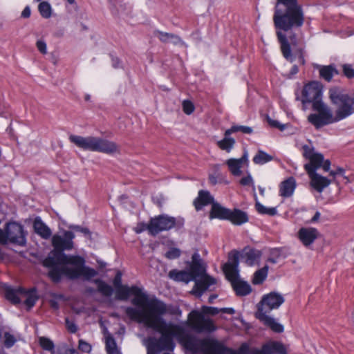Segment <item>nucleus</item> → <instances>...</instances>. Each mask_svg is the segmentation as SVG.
I'll return each instance as SVG.
<instances>
[{"instance_id":"60","label":"nucleus","mask_w":354,"mask_h":354,"mask_svg":"<svg viewBox=\"0 0 354 354\" xmlns=\"http://www.w3.org/2000/svg\"><path fill=\"white\" fill-rule=\"evenodd\" d=\"M298 72V68L296 65H294L291 69V74L294 75L297 73Z\"/></svg>"},{"instance_id":"49","label":"nucleus","mask_w":354,"mask_h":354,"mask_svg":"<svg viewBox=\"0 0 354 354\" xmlns=\"http://www.w3.org/2000/svg\"><path fill=\"white\" fill-rule=\"evenodd\" d=\"M37 47L38 50L43 54L46 53V44L44 41H37Z\"/></svg>"},{"instance_id":"17","label":"nucleus","mask_w":354,"mask_h":354,"mask_svg":"<svg viewBox=\"0 0 354 354\" xmlns=\"http://www.w3.org/2000/svg\"><path fill=\"white\" fill-rule=\"evenodd\" d=\"M118 145L112 141L95 137L94 151L104 153H113L118 151Z\"/></svg>"},{"instance_id":"50","label":"nucleus","mask_w":354,"mask_h":354,"mask_svg":"<svg viewBox=\"0 0 354 354\" xmlns=\"http://www.w3.org/2000/svg\"><path fill=\"white\" fill-rule=\"evenodd\" d=\"M121 282H122V274L120 272H118L115 277L114 280H113V285L115 287V288L120 287V286H122L121 284Z\"/></svg>"},{"instance_id":"32","label":"nucleus","mask_w":354,"mask_h":354,"mask_svg":"<svg viewBox=\"0 0 354 354\" xmlns=\"http://www.w3.org/2000/svg\"><path fill=\"white\" fill-rule=\"evenodd\" d=\"M261 253L259 251L256 250H249L244 254L245 262L249 266H252L259 259Z\"/></svg>"},{"instance_id":"44","label":"nucleus","mask_w":354,"mask_h":354,"mask_svg":"<svg viewBox=\"0 0 354 354\" xmlns=\"http://www.w3.org/2000/svg\"><path fill=\"white\" fill-rule=\"evenodd\" d=\"M57 354H79L78 352L74 348H66L65 346H62L57 348Z\"/></svg>"},{"instance_id":"20","label":"nucleus","mask_w":354,"mask_h":354,"mask_svg":"<svg viewBox=\"0 0 354 354\" xmlns=\"http://www.w3.org/2000/svg\"><path fill=\"white\" fill-rule=\"evenodd\" d=\"M248 161V155L247 153H245L242 157L239 159L230 158L227 160L225 164L227 165L231 174L238 176L242 174L241 168H242L244 165H247Z\"/></svg>"},{"instance_id":"55","label":"nucleus","mask_w":354,"mask_h":354,"mask_svg":"<svg viewBox=\"0 0 354 354\" xmlns=\"http://www.w3.org/2000/svg\"><path fill=\"white\" fill-rule=\"evenodd\" d=\"M147 225L146 224H140V225H138L136 229V232L137 233H140L142 232V231L145 230H147Z\"/></svg>"},{"instance_id":"1","label":"nucleus","mask_w":354,"mask_h":354,"mask_svg":"<svg viewBox=\"0 0 354 354\" xmlns=\"http://www.w3.org/2000/svg\"><path fill=\"white\" fill-rule=\"evenodd\" d=\"M75 237V234L71 231H64L63 235L55 234L52 237V245L55 250L44 259L43 265L50 268L48 274L55 282L59 281L62 275L71 279L82 277L89 280L97 274L95 270L84 266V258L66 255L63 252L74 248Z\"/></svg>"},{"instance_id":"3","label":"nucleus","mask_w":354,"mask_h":354,"mask_svg":"<svg viewBox=\"0 0 354 354\" xmlns=\"http://www.w3.org/2000/svg\"><path fill=\"white\" fill-rule=\"evenodd\" d=\"M163 315H159V318L165 323L161 324L159 328L147 326L161 334V337L158 339L152 337L144 339V344L147 347V354H156V351H172L175 347L174 337L176 338L187 350L193 353L198 352V339L188 334L183 327L166 322L162 317Z\"/></svg>"},{"instance_id":"36","label":"nucleus","mask_w":354,"mask_h":354,"mask_svg":"<svg viewBox=\"0 0 354 354\" xmlns=\"http://www.w3.org/2000/svg\"><path fill=\"white\" fill-rule=\"evenodd\" d=\"M39 344L44 350L49 351L51 354H57V351L54 349L53 342L48 338L41 337L39 338Z\"/></svg>"},{"instance_id":"51","label":"nucleus","mask_w":354,"mask_h":354,"mask_svg":"<svg viewBox=\"0 0 354 354\" xmlns=\"http://www.w3.org/2000/svg\"><path fill=\"white\" fill-rule=\"evenodd\" d=\"M31 15V10L29 6L25 7L24 10L21 12V17L22 18H29Z\"/></svg>"},{"instance_id":"23","label":"nucleus","mask_w":354,"mask_h":354,"mask_svg":"<svg viewBox=\"0 0 354 354\" xmlns=\"http://www.w3.org/2000/svg\"><path fill=\"white\" fill-rule=\"evenodd\" d=\"M230 209L223 207L217 202L212 203L209 212V218L227 219L229 217Z\"/></svg>"},{"instance_id":"19","label":"nucleus","mask_w":354,"mask_h":354,"mask_svg":"<svg viewBox=\"0 0 354 354\" xmlns=\"http://www.w3.org/2000/svg\"><path fill=\"white\" fill-rule=\"evenodd\" d=\"M319 236V232L314 227H301L298 232V237L305 246L311 245Z\"/></svg>"},{"instance_id":"10","label":"nucleus","mask_w":354,"mask_h":354,"mask_svg":"<svg viewBox=\"0 0 354 354\" xmlns=\"http://www.w3.org/2000/svg\"><path fill=\"white\" fill-rule=\"evenodd\" d=\"M328 93L332 103L336 106L337 120H342L354 113V97L337 88H330Z\"/></svg>"},{"instance_id":"22","label":"nucleus","mask_w":354,"mask_h":354,"mask_svg":"<svg viewBox=\"0 0 354 354\" xmlns=\"http://www.w3.org/2000/svg\"><path fill=\"white\" fill-rule=\"evenodd\" d=\"M154 36L158 37L163 43L171 42L174 45L187 46L186 44L182 40V39L175 34L156 30L154 32Z\"/></svg>"},{"instance_id":"43","label":"nucleus","mask_w":354,"mask_h":354,"mask_svg":"<svg viewBox=\"0 0 354 354\" xmlns=\"http://www.w3.org/2000/svg\"><path fill=\"white\" fill-rule=\"evenodd\" d=\"M69 228L76 231L83 233L85 236L90 237L91 232L87 227H84L80 225H71Z\"/></svg>"},{"instance_id":"35","label":"nucleus","mask_w":354,"mask_h":354,"mask_svg":"<svg viewBox=\"0 0 354 354\" xmlns=\"http://www.w3.org/2000/svg\"><path fill=\"white\" fill-rule=\"evenodd\" d=\"M255 207L256 210L261 214L274 216L277 213V209L275 207H266L259 202H256Z\"/></svg>"},{"instance_id":"48","label":"nucleus","mask_w":354,"mask_h":354,"mask_svg":"<svg viewBox=\"0 0 354 354\" xmlns=\"http://www.w3.org/2000/svg\"><path fill=\"white\" fill-rule=\"evenodd\" d=\"M240 183L243 186L250 185L253 184V180L250 175H248L241 179Z\"/></svg>"},{"instance_id":"58","label":"nucleus","mask_w":354,"mask_h":354,"mask_svg":"<svg viewBox=\"0 0 354 354\" xmlns=\"http://www.w3.org/2000/svg\"><path fill=\"white\" fill-rule=\"evenodd\" d=\"M209 180L212 185H216L217 183L216 178L212 175L209 176Z\"/></svg>"},{"instance_id":"5","label":"nucleus","mask_w":354,"mask_h":354,"mask_svg":"<svg viewBox=\"0 0 354 354\" xmlns=\"http://www.w3.org/2000/svg\"><path fill=\"white\" fill-rule=\"evenodd\" d=\"M192 264L189 272L178 271L172 270L169 272V276L171 279L184 281L186 283L191 281H195L192 292L198 297L212 286L216 283V279L207 274L205 265L203 262L198 253L196 252L192 255Z\"/></svg>"},{"instance_id":"29","label":"nucleus","mask_w":354,"mask_h":354,"mask_svg":"<svg viewBox=\"0 0 354 354\" xmlns=\"http://www.w3.org/2000/svg\"><path fill=\"white\" fill-rule=\"evenodd\" d=\"M94 283L97 285V291L105 297H110L113 292V288L100 279L94 280Z\"/></svg>"},{"instance_id":"7","label":"nucleus","mask_w":354,"mask_h":354,"mask_svg":"<svg viewBox=\"0 0 354 354\" xmlns=\"http://www.w3.org/2000/svg\"><path fill=\"white\" fill-rule=\"evenodd\" d=\"M283 302L284 298L279 293L272 292L264 295L257 304V311L255 313V317L273 331L276 333L283 332V326L277 322L268 314L272 310L278 308Z\"/></svg>"},{"instance_id":"6","label":"nucleus","mask_w":354,"mask_h":354,"mask_svg":"<svg viewBox=\"0 0 354 354\" xmlns=\"http://www.w3.org/2000/svg\"><path fill=\"white\" fill-rule=\"evenodd\" d=\"M198 351L205 354H286V350L283 344L279 342H270L263 345L261 349H250L244 343L238 350H232L224 346L216 341L198 339Z\"/></svg>"},{"instance_id":"8","label":"nucleus","mask_w":354,"mask_h":354,"mask_svg":"<svg viewBox=\"0 0 354 354\" xmlns=\"http://www.w3.org/2000/svg\"><path fill=\"white\" fill-rule=\"evenodd\" d=\"M239 253L232 251L229 253V260L223 266V271L226 278L230 281L233 289L237 295L245 296L249 295L252 288L249 283L240 279L239 274Z\"/></svg>"},{"instance_id":"38","label":"nucleus","mask_w":354,"mask_h":354,"mask_svg":"<svg viewBox=\"0 0 354 354\" xmlns=\"http://www.w3.org/2000/svg\"><path fill=\"white\" fill-rule=\"evenodd\" d=\"M241 131L243 133L250 134L252 133V129L246 126H233L230 129L226 130V134H232V133Z\"/></svg>"},{"instance_id":"37","label":"nucleus","mask_w":354,"mask_h":354,"mask_svg":"<svg viewBox=\"0 0 354 354\" xmlns=\"http://www.w3.org/2000/svg\"><path fill=\"white\" fill-rule=\"evenodd\" d=\"M267 274H268V267L267 266H265L262 269L257 270L254 274V278L252 280L253 283L259 284V283H262L265 280V279L267 276Z\"/></svg>"},{"instance_id":"4","label":"nucleus","mask_w":354,"mask_h":354,"mask_svg":"<svg viewBox=\"0 0 354 354\" xmlns=\"http://www.w3.org/2000/svg\"><path fill=\"white\" fill-rule=\"evenodd\" d=\"M273 21L277 29L286 32L301 27L304 24V17L297 0H277ZM277 36L283 57L287 60L292 62L291 48L286 35L280 30H277Z\"/></svg>"},{"instance_id":"21","label":"nucleus","mask_w":354,"mask_h":354,"mask_svg":"<svg viewBox=\"0 0 354 354\" xmlns=\"http://www.w3.org/2000/svg\"><path fill=\"white\" fill-rule=\"evenodd\" d=\"M310 179V185L318 192L321 193L324 188L327 187L331 183L327 178L321 176L316 171L308 174Z\"/></svg>"},{"instance_id":"18","label":"nucleus","mask_w":354,"mask_h":354,"mask_svg":"<svg viewBox=\"0 0 354 354\" xmlns=\"http://www.w3.org/2000/svg\"><path fill=\"white\" fill-rule=\"evenodd\" d=\"M69 140L77 147L84 150L94 151L95 137H82L80 136L71 135L69 137Z\"/></svg>"},{"instance_id":"59","label":"nucleus","mask_w":354,"mask_h":354,"mask_svg":"<svg viewBox=\"0 0 354 354\" xmlns=\"http://www.w3.org/2000/svg\"><path fill=\"white\" fill-rule=\"evenodd\" d=\"M119 64H120V61L118 59H113V66L115 67V68H117L119 66Z\"/></svg>"},{"instance_id":"33","label":"nucleus","mask_w":354,"mask_h":354,"mask_svg":"<svg viewBox=\"0 0 354 354\" xmlns=\"http://www.w3.org/2000/svg\"><path fill=\"white\" fill-rule=\"evenodd\" d=\"M106 350L108 354H120L115 341L111 336H108L106 338Z\"/></svg>"},{"instance_id":"16","label":"nucleus","mask_w":354,"mask_h":354,"mask_svg":"<svg viewBox=\"0 0 354 354\" xmlns=\"http://www.w3.org/2000/svg\"><path fill=\"white\" fill-rule=\"evenodd\" d=\"M322 85L317 82H312L304 86L302 90L301 102L304 105L306 103H313L314 106L315 102H322Z\"/></svg>"},{"instance_id":"30","label":"nucleus","mask_w":354,"mask_h":354,"mask_svg":"<svg viewBox=\"0 0 354 354\" xmlns=\"http://www.w3.org/2000/svg\"><path fill=\"white\" fill-rule=\"evenodd\" d=\"M335 74L338 72L333 66H324L319 68L320 76L327 82H330Z\"/></svg>"},{"instance_id":"39","label":"nucleus","mask_w":354,"mask_h":354,"mask_svg":"<svg viewBox=\"0 0 354 354\" xmlns=\"http://www.w3.org/2000/svg\"><path fill=\"white\" fill-rule=\"evenodd\" d=\"M3 339H4L3 344L6 348L12 347L17 341V339L14 337V335H11L10 333H9L8 332L4 333Z\"/></svg>"},{"instance_id":"53","label":"nucleus","mask_w":354,"mask_h":354,"mask_svg":"<svg viewBox=\"0 0 354 354\" xmlns=\"http://www.w3.org/2000/svg\"><path fill=\"white\" fill-rule=\"evenodd\" d=\"M219 313L233 315V314H234L235 310L232 308H219Z\"/></svg>"},{"instance_id":"47","label":"nucleus","mask_w":354,"mask_h":354,"mask_svg":"<svg viewBox=\"0 0 354 354\" xmlns=\"http://www.w3.org/2000/svg\"><path fill=\"white\" fill-rule=\"evenodd\" d=\"M268 122L272 127L278 128L281 131H283L285 129V125L281 124L278 121L274 120L270 118H268Z\"/></svg>"},{"instance_id":"13","label":"nucleus","mask_w":354,"mask_h":354,"mask_svg":"<svg viewBox=\"0 0 354 354\" xmlns=\"http://www.w3.org/2000/svg\"><path fill=\"white\" fill-rule=\"evenodd\" d=\"M3 291L6 298L12 304H18L24 299L25 304L29 308H32L37 300V297L34 290L26 291L20 287L15 288L5 286Z\"/></svg>"},{"instance_id":"9","label":"nucleus","mask_w":354,"mask_h":354,"mask_svg":"<svg viewBox=\"0 0 354 354\" xmlns=\"http://www.w3.org/2000/svg\"><path fill=\"white\" fill-rule=\"evenodd\" d=\"M202 313L192 311L189 315V324L192 328L198 333H211L216 330V327L214 322L205 317V314L212 315L219 313V308L216 307L203 306Z\"/></svg>"},{"instance_id":"61","label":"nucleus","mask_w":354,"mask_h":354,"mask_svg":"<svg viewBox=\"0 0 354 354\" xmlns=\"http://www.w3.org/2000/svg\"><path fill=\"white\" fill-rule=\"evenodd\" d=\"M217 297L216 295H212L209 297V302L212 303L213 301Z\"/></svg>"},{"instance_id":"31","label":"nucleus","mask_w":354,"mask_h":354,"mask_svg":"<svg viewBox=\"0 0 354 354\" xmlns=\"http://www.w3.org/2000/svg\"><path fill=\"white\" fill-rule=\"evenodd\" d=\"M273 160V156L262 150H259L253 158V162L257 165H263Z\"/></svg>"},{"instance_id":"54","label":"nucleus","mask_w":354,"mask_h":354,"mask_svg":"<svg viewBox=\"0 0 354 354\" xmlns=\"http://www.w3.org/2000/svg\"><path fill=\"white\" fill-rule=\"evenodd\" d=\"M322 167L323 169L325 171H330V160H326L325 161H323Z\"/></svg>"},{"instance_id":"40","label":"nucleus","mask_w":354,"mask_h":354,"mask_svg":"<svg viewBox=\"0 0 354 354\" xmlns=\"http://www.w3.org/2000/svg\"><path fill=\"white\" fill-rule=\"evenodd\" d=\"M183 109L185 113L189 115L194 111V106L191 101L184 100L183 102Z\"/></svg>"},{"instance_id":"46","label":"nucleus","mask_w":354,"mask_h":354,"mask_svg":"<svg viewBox=\"0 0 354 354\" xmlns=\"http://www.w3.org/2000/svg\"><path fill=\"white\" fill-rule=\"evenodd\" d=\"M66 326L68 331H70L72 333H76L77 328L76 325L73 322H71L68 318L66 319Z\"/></svg>"},{"instance_id":"26","label":"nucleus","mask_w":354,"mask_h":354,"mask_svg":"<svg viewBox=\"0 0 354 354\" xmlns=\"http://www.w3.org/2000/svg\"><path fill=\"white\" fill-rule=\"evenodd\" d=\"M229 217L227 220H230L233 224L240 225L248 221V215L245 212L234 209V210L230 209Z\"/></svg>"},{"instance_id":"24","label":"nucleus","mask_w":354,"mask_h":354,"mask_svg":"<svg viewBox=\"0 0 354 354\" xmlns=\"http://www.w3.org/2000/svg\"><path fill=\"white\" fill-rule=\"evenodd\" d=\"M214 203V198L208 191L201 190L198 192V197L194 201V205L196 210H200L203 206Z\"/></svg>"},{"instance_id":"57","label":"nucleus","mask_w":354,"mask_h":354,"mask_svg":"<svg viewBox=\"0 0 354 354\" xmlns=\"http://www.w3.org/2000/svg\"><path fill=\"white\" fill-rule=\"evenodd\" d=\"M319 217H320V213L319 212H316L315 215L313 216V217L311 218L310 222L311 223L317 222L319 219Z\"/></svg>"},{"instance_id":"45","label":"nucleus","mask_w":354,"mask_h":354,"mask_svg":"<svg viewBox=\"0 0 354 354\" xmlns=\"http://www.w3.org/2000/svg\"><path fill=\"white\" fill-rule=\"evenodd\" d=\"M79 349L81 350L83 352L88 353L91 350V346L87 342H84L83 340H80V342H79Z\"/></svg>"},{"instance_id":"42","label":"nucleus","mask_w":354,"mask_h":354,"mask_svg":"<svg viewBox=\"0 0 354 354\" xmlns=\"http://www.w3.org/2000/svg\"><path fill=\"white\" fill-rule=\"evenodd\" d=\"M343 73L345 76L348 78H352L354 77V69L350 64H344L342 66Z\"/></svg>"},{"instance_id":"11","label":"nucleus","mask_w":354,"mask_h":354,"mask_svg":"<svg viewBox=\"0 0 354 354\" xmlns=\"http://www.w3.org/2000/svg\"><path fill=\"white\" fill-rule=\"evenodd\" d=\"M8 243L24 246L26 243V234L21 225L16 222H10L6 225L5 229H0V243Z\"/></svg>"},{"instance_id":"63","label":"nucleus","mask_w":354,"mask_h":354,"mask_svg":"<svg viewBox=\"0 0 354 354\" xmlns=\"http://www.w3.org/2000/svg\"><path fill=\"white\" fill-rule=\"evenodd\" d=\"M268 261L272 263H277V260L274 258H273V257H270L268 259Z\"/></svg>"},{"instance_id":"2","label":"nucleus","mask_w":354,"mask_h":354,"mask_svg":"<svg viewBox=\"0 0 354 354\" xmlns=\"http://www.w3.org/2000/svg\"><path fill=\"white\" fill-rule=\"evenodd\" d=\"M116 294L117 299L120 300H127L131 294L135 296L131 299V304L135 307L125 308V313L131 320L145 326L158 328L161 324H164L159 318V315H165L167 311L164 302L156 298L149 299L140 288L135 286H120L116 288Z\"/></svg>"},{"instance_id":"64","label":"nucleus","mask_w":354,"mask_h":354,"mask_svg":"<svg viewBox=\"0 0 354 354\" xmlns=\"http://www.w3.org/2000/svg\"><path fill=\"white\" fill-rule=\"evenodd\" d=\"M259 192H260L261 195L263 196L264 195V192H265L264 188H262V187H259Z\"/></svg>"},{"instance_id":"28","label":"nucleus","mask_w":354,"mask_h":354,"mask_svg":"<svg viewBox=\"0 0 354 354\" xmlns=\"http://www.w3.org/2000/svg\"><path fill=\"white\" fill-rule=\"evenodd\" d=\"M230 134H226V131L224 133V138L217 142L218 147L227 152H230L233 148L235 140L234 138L230 137Z\"/></svg>"},{"instance_id":"41","label":"nucleus","mask_w":354,"mask_h":354,"mask_svg":"<svg viewBox=\"0 0 354 354\" xmlns=\"http://www.w3.org/2000/svg\"><path fill=\"white\" fill-rule=\"evenodd\" d=\"M180 250L178 248H171L169 250H168L166 254L165 257L169 259H174L180 257Z\"/></svg>"},{"instance_id":"52","label":"nucleus","mask_w":354,"mask_h":354,"mask_svg":"<svg viewBox=\"0 0 354 354\" xmlns=\"http://www.w3.org/2000/svg\"><path fill=\"white\" fill-rule=\"evenodd\" d=\"M344 173V169L341 167H338L335 171H330V175L333 177H335L336 175H342L343 176Z\"/></svg>"},{"instance_id":"62","label":"nucleus","mask_w":354,"mask_h":354,"mask_svg":"<svg viewBox=\"0 0 354 354\" xmlns=\"http://www.w3.org/2000/svg\"><path fill=\"white\" fill-rule=\"evenodd\" d=\"M272 254L274 257L279 256V251L277 249H274L272 251Z\"/></svg>"},{"instance_id":"34","label":"nucleus","mask_w":354,"mask_h":354,"mask_svg":"<svg viewBox=\"0 0 354 354\" xmlns=\"http://www.w3.org/2000/svg\"><path fill=\"white\" fill-rule=\"evenodd\" d=\"M40 15L45 19H48L52 15V8L47 1H42L38 6Z\"/></svg>"},{"instance_id":"25","label":"nucleus","mask_w":354,"mask_h":354,"mask_svg":"<svg viewBox=\"0 0 354 354\" xmlns=\"http://www.w3.org/2000/svg\"><path fill=\"white\" fill-rule=\"evenodd\" d=\"M33 227L35 232L44 239H48L52 235L50 229L43 223L39 217L35 219Z\"/></svg>"},{"instance_id":"14","label":"nucleus","mask_w":354,"mask_h":354,"mask_svg":"<svg viewBox=\"0 0 354 354\" xmlns=\"http://www.w3.org/2000/svg\"><path fill=\"white\" fill-rule=\"evenodd\" d=\"M303 156L309 160V162L304 165V168L307 173L316 171V170L322 167L324 161V156L315 151V148L312 146L304 145L302 147Z\"/></svg>"},{"instance_id":"15","label":"nucleus","mask_w":354,"mask_h":354,"mask_svg":"<svg viewBox=\"0 0 354 354\" xmlns=\"http://www.w3.org/2000/svg\"><path fill=\"white\" fill-rule=\"evenodd\" d=\"M176 223L175 218L165 215H161L151 218L147 225V230L152 235H156L162 231L171 229Z\"/></svg>"},{"instance_id":"56","label":"nucleus","mask_w":354,"mask_h":354,"mask_svg":"<svg viewBox=\"0 0 354 354\" xmlns=\"http://www.w3.org/2000/svg\"><path fill=\"white\" fill-rule=\"evenodd\" d=\"M50 306H51L53 308L55 309V310H57V309H58V308H59V304H58V302H57L56 300H55V299H51V300L50 301Z\"/></svg>"},{"instance_id":"12","label":"nucleus","mask_w":354,"mask_h":354,"mask_svg":"<svg viewBox=\"0 0 354 354\" xmlns=\"http://www.w3.org/2000/svg\"><path fill=\"white\" fill-rule=\"evenodd\" d=\"M313 108L318 113L310 114L308 120L316 129L339 121L337 113L333 115L331 109L323 102H315Z\"/></svg>"},{"instance_id":"27","label":"nucleus","mask_w":354,"mask_h":354,"mask_svg":"<svg viewBox=\"0 0 354 354\" xmlns=\"http://www.w3.org/2000/svg\"><path fill=\"white\" fill-rule=\"evenodd\" d=\"M295 180L293 178H289L281 183L280 195L283 197H289L292 195L295 189Z\"/></svg>"}]
</instances>
